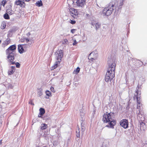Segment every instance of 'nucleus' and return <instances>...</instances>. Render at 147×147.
Segmentation results:
<instances>
[{"instance_id": "1", "label": "nucleus", "mask_w": 147, "mask_h": 147, "mask_svg": "<svg viewBox=\"0 0 147 147\" xmlns=\"http://www.w3.org/2000/svg\"><path fill=\"white\" fill-rule=\"evenodd\" d=\"M107 63L109 67L105 76V81L108 82H111L113 78L115 77V70L116 67L115 60L108 58Z\"/></svg>"}, {"instance_id": "2", "label": "nucleus", "mask_w": 147, "mask_h": 147, "mask_svg": "<svg viewBox=\"0 0 147 147\" xmlns=\"http://www.w3.org/2000/svg\"><path fill=\"white\" fill-rule=\"evenodd\" d=\"M116 8L114 4L112 3H110L107 7L104 8L102 12L103 16H109Z\"/></svg>"}, {"instance_id": "3", "label": "nucleus", "mask_w": 147, "mask_h": 147, "mask_svg": "<svg viewBox=\"0 0 147 147\" xmlns=\"http://www.w3.org/2000/svg\"><path fill=\"white\" fill-rule=\"evenodd\" d=\"M16 46L15 45L10 46L6 50V54L7 55V57L8 59L11 58V60L13 59L14 56H16Z\"/></svg>"}, {"instance_id": "4", "label": "nucleus", "mask_w": 147, "mask_h": 147, "mask_svg": "<svg viewBox=\"0 0 147 147\" xmlns=\"http://www.w3.org/2000/svg\"><path fill=\"white\" fill-rule=\"evenodd\" d=\"M113 113L106 112L103 116L102 120L105 123H108L112 120Z\"/></svg>"}, {"instance_id": "5", "label": "nucleus", "mask_w": 147, "mask_h": 147, "mask_svg": "<svg viewBox=\"0 0 147 147\" xmlns=\"http://www.w3.org/2000/svg\"><path fill=\"white\" fill-rule=\"evenodd\" d=\"M63 52L62 50H59L55 53V57L57 60L61 62V59L63 56Z\"/></svg>"}, {"instance_id": "6", "label": "nucleus", "mask_w": 147, "mask_h": 147, "mask_svg": "<svg viewBox=\"0 0 147 147\" xmlns=\"http://www.w3.org/2000/svg\"><path fill=\"white\" fill-rule=\"evenodd\" d=\"M131 60L134 65L137 67H140L143 64L142 61L136 58H132Z\"/></svg>"}, {"instance_id": "7", "label": "nucleus", "mask_w": 147, "mask_h": 147, "mask_svg": "<svg viewBox=\"0 0 147 147\" xmlns=\"http://www.w3.org/2000/svg\"><path fill=\"white\" fill-rule=\"evenodd\" d=\"M3 84L6 88L8 89H12L13 87L11 80L9 78L6 80V82L4 83Z\"/></svg>"}, {"instance_id": "8", "label": "nucleus", "mask_w": 147, "mask_h": 147, "mask_svg": "<svg viewBox=\"0 0 147 147\" xmlns=\"http://www.w3.org/2000/svg\"><path fill=\"white\" fill-rule=\"evenodd\" d=\"M128 121L127 119H123L120 122V125L124 129H126L128 127Z\"/></svg>"}, {"instance_id": "9", "label": "nucleus", "mask_w": 147, "mask_h": 147, "mask_svg": "<svg viewBox=\"0 0 147 147\" xmlns=\"http://www.w3.org/2000/svg\"><path fill=\"white\" fill-rule=\"evenodd\" d=\"M97 56V53L96 51L91 52L89 55L88 59L92 61L94 60Z\"/></svg>"}, {"instance_id": "10", "label": "nucleus", "mask_w": 147, "mask_h": 147, "mask_svg": "<svg viewBox=\"0 0 147 147\" xmlns=\"http://www.w3.org/2000/svg\"><path fill=\"white\" fill-rule=\"evenodd\" d=\"M76 2V5L79 7H83L84 6L85 4V0H74L73 1V3Z\"/></svg>"}, {"instance_id": "11", "label": "nucleus", "mask_w": 147, "mask_h": 147, "mask_svg": "<svg viewBox=\"0 0 147 147\" xmlns=\"http://www.w3.org/2000/svg\"><path fill=\"white\" fill-rule=\"evenodd\" d=\"M108 123L109 124L107 125L105 127L113 129L114 128V126L116 124V120L112 119Z\"/></svg>"}, {"instance_id": "12", "label": "nucleus", "mask_w": 147, "mask_h": 147, "mask_svg": "<svg viewBox=\"0 0 147 147\" xmlns=\"http://www.w3.org/2000/svg\"><path fill=\"white\" fill-rule=\"evenodd\" d=\"M27 46V45H18V50L19 52L22 54L25 52L24 48H25V47Z\"/></svg>"}, {"instance_id": "13", "label": "nucleus", "mask_w": 147, "mask_h": 147, "mask_svg": "<svg viewBox=\"0 0 147 147\" xmlns=\"http://www.w3.org/2000/svg\"><path fill=\"white\" fill-rule=\"evenodd\" d=\"M69 11L71 12V15L74 18H76L78 13L77 10L74 8H71L69 9Z\"/></svg>"}, {"instance_id": "14", "label": "nucleus", "mask_w": 147, "mask_h": 147, "mask_svg": "<svg viewBox=\"0 0 147 147\" xmlns=\"http://www.w3.org/2000/svg\"><path fill=\"white\" fill-rule=\"evenodd\" d=\"M17 30L15 27H13L10 29L8 32L7 36L8 37H11L13 33L15 32Z\"/></svg>"}, {"instance_id": "15", "label": "nucleus", "mask_w": 147, "mask_h": 147, "mask_svg": "<svg viewBox=\"0 0 147 147\" xmlns=\"http://www.w3.org/2000/svg\"><path fill=\"white\" fill-rule=\"evenodd\" d=\"M11 7V5H9L6 7V12L10 15H12L14 13L13 11L12 10Z\"/></svg>"}, {"instance_id": "16", "label": "nucleus", "mask_w": 147, "mask_h": 147, "mask_svg": "<svg viewBox=\"0 0 147 147\" xmlns=\"http://www.w3.org/2000/svg\"><path fill=\"white\" fill-rule=\"evenodd\" d=\"M91 25L95 27V29L96 30L98 29L100 27V24L98 22H92L91 23Z\"/></svg>"}, {"instance_id": "17", "label": "nucleus", "mask_w": 147, "mask_h": 147, "mask_svg": "<svg viewBox=\"0 0 147 147\" xmlns=\"http://www.w3.org/2000/svg\"><path fill=\"white\" fill-rule=\"evenodd\" d=\"M15 4L17 5H19L22 7H24L25 5L24 2L20 0L16 1L15 2Z\"/></svg>"}, {"instance_id": "18", "label": "nucleus", "mask_w": 147, "mask_h": 147, "mask_svg": "<svg viewBox=\"0 0 147 147\" xmlns=\"http://www.w3.org/2000/svg\"><path fill=\"white\" fill-rule=\"evenodd\" d=\"M81 133L83 135L85 129V123L84 121H82V122L81 123Z\"/></svg>"}, {"instance_id": "19", "label": "nucleus", "mask_w": 147, "mask_h": 147, "mask_svg": "<svg viewBox=\"0 0 147 147\" xmlns=\"http://www.w3.org/2000/svg\"><path fill=\"white\" fill-rule=\"evenodd\" d=\"M136 113L137 114L138 119L140 120L141 121H142L144 119V117L141 114L139 110V112H138L137 111Z\"/></svg>"}, {"instance_id": "20", "label": "nucleus", "mask_w": 147, "mask_h": 147, "mask_svg": "<svg viewBox=\"0 0 147 147\" xmlns=\"http://www.w3.org/2000/svg\"><path fill=\"white\" fill-rule=\"evenodd\" d=\"M16 56H14L13 59V58H11L12 59L11 60V58H9L8 59V57H7V61L8 62L10 63V65H13L16 64V63L15 61H13L14 60L15 57Z\"/></svg>"}, {"instance_id": "21", "label": "nucleus", "mask_w": 147, "mask_h": 147, "mask_svg": "<svg viewBox=\"0 0 147 147\" xmlns=\"http://www.w3.org/2000/svg\"><path fill=\"white\" fill-rule=\"evenodd\" d=\"M10 39L8 38L6 39V40L3 42V46L5 47L6 46H7L10 43Z\"/></svg>"}, {"instance_id": "22", "label": "nucleus", "mask_w": 147, "mask_h": 147, "mask_svg": "<svg viewBox=\"0 0 147 147\" xmlns=\"http://www.w3.org/2000/svg\"><path fill=\"white\" fill-rule=\"evenodd\" d=\"M146 127L145 124L143 122H141L140 124V129L141 130H145Z\"/></svg>"}, {"instance_id": "23", "label": "nucleus", "mask_w": 147, "mask_h": 147, "mask_svg": "<svg viewBox=\"0 0 147 147\" xmlns=\"http://www.w3.org/2000/svg\"><path fill=\"white\" fill-rule=\"evenodd\" d=\"M124 0H120L119 1L117 5L119 9H121L122 5H123Z\"/></svg>"}, {"instance_id": "24", "label": "nucleus", "mask_w": 147, "mask_h": 147, "mask_svg": "<svg viewBox=\"0 0 147 147\" xmlns=\"http://www.w3.org/2000/svg\"><path fill=\"white\" fill-rule=\"evenodd\" d=\"M80 134V130L79 126H77V129L76 131V136L77 138H79Z\"/></svg>"}, {"instance_id": "25", "label": "nucleus", "mask_w": 147, "mask_h": 147, "mask_svg": "<svg viewBox=\"0 0 147 147\" xmlns=\"http://www.w3.org/2000/svg\"><path fill=\"white\" fill-rule=\"evenodd\" d=\"M84 113L83 112H81L80 111V116L81 117L80 120L81 121H84L85 119L84 117Z\"/></svg>"}, {"instance_id": "26", "label": "nucleus", "mask_w": 147, "mask_h": 147, "mask_svg": "<svg viewBox=\"0 0 147 147\" xmlns=\"http://www.w3.org/2000/svg\"><path fill=\"white\" fill-rule=\"evenodd\" d=\"M39 115L42 116L45 113V109L43 108H41L39 109Z\"/></svg>"}, {"instance_id": "27", "label": "nucleus", "mask_w": 147, "mask_h": 147, "mask_svg": "<svg viewBox=\"0 0 147 147\" xmlns=\"http://www.w3.org/2000/svg\"><path fill=\"white\" fill-rule=\"evenodd\" d=\"M60 62H61L59 61H57L55 63L54 65L52 67V69H54L57 68V67L58 65L59 64Z\"/></svg>"}, {"instance_id": "28", "label": "nucleus", "mask_w": 147, "mask_h": 147, "mask_svg": "<svg viewBox=\"0 0 147 147\" xmlns=\"http://www.w3.org/2000/svg\"><path fill=\"white\" fill-rule=\"evenodd\" d=\"M47 125L45 123H42L41 124L40 128L42 130H44L47 128Z\"/></svg>"}, {"instance_id": "29", "label": "nucleus", "mask_w": 147, "mask_h": 147, "mask_svg": "<svg viewBox=\"0 0 147 147\" xmlns=\"http://www.w3.org/2000/svg\"><path fill=\"white\" fill-rule=\"evenodd\" d=\"M80 70L79 67H78L76 69H75L73 72V74H77L78 73Z\"/></svg>"}, {"instance_id": "30", "label": "nucleus", "mask_w": 147, "mask_h": 147, "mask_svg": "<svg viewBox=\"0 0 147 147\" xmlns=\"http://www.w3.org/2000/svg\"><path fill=\"white\" fill-rule=\"evenodd\" d=\"M45 92L47 96L46 98H48L50 96H51V93L49 91L47 90Z\"/></svg>"}, {"instance_id": "31", "label": "nucleus", "mask_w": 147, "mask_h": 147, "mask_svg": "<svg viewBox=\"0 0 147 147\" xmlns=\"http://www.w3.org/2000/svg\"><path fill=\"white\" fill-rule=\"evenodd\" d=\"M36 5L38 7H40L42 5V3L41 0L37 1L36 3Z\"/></svg>"}, {"instance_id": "32", "label": "nucleus", "mask_w": 147, "mask_h": 147, "mask_svg": "<svg viewBox=\"0 0 147 147\" xmlns=\"http://www.w3.org/2000/svg\"><path fill=\"white\" fill-rule=\"evenodd\" d=\"M6 27L5 24V22H3L2 23L1 25V28L2 29H4Z\"/></svg>"}, {"instance_id": "33", "label": "nucleus", "mask_w": 147, "mask_h": 147, "mask_svg": "<svg viewBox=\"0 0 147 147\" xmlns=\"http://www.w3.org/2000/svg\"><path fill=\"white\" fill-rule=\"evenodd\" d=\"M4 18L5 19H9V15L7 13H5L3 16Z\"/></svg>"}, {"instance_id": "34", "label": "nucleus", "mask_w": 147, "mask_h": 147, "mask_svg": "<svg viewBox=\"0 0 147 147\" xmlns=\"http://www.w3.org/2000/svg\"><path fill=\"white\" fill-rule=\"evenodd\" d=\"M15 71L13 70H10L8 71V75H11L13 74L14 72Z\"/></svg>"}, {"instance_id": "35", "label": "nucleus", "mask_w": 147, "mask_h": 147, "mask_svg": "<svg viewBox=\"0 0 147 147\" xmlns=\"http://www.w3.org/2000/svg\"><path fill=\"white\" fill-rule=\"evenodd\" d=\"M137 103V109H140V106L142 105V104L141 103L140 101V102H139Z\"/></svg>"}, {"instance_id": "36", "label": "nucleus", "mask_w": 147, "mask_h": 147, "mask_svg": "<svg viewBox=\"0 0 147 147\" xmlns=\"http://www.w3.org/2000/svg\"><path fill=\"white\" fill-rule=\"evenodd\" d=\"M6 3H7V1H6L5 0H3L1 4L3 6H4L5 5V4Z\"/></svg>"}, {"instance_id": "37", "label": "nucleus", "mask_w": 147, "mask_h": 147, "mask_svg": "<svg viewBox=\"0 0 147 147\" xmlns=\"http://www.w3.org/2000/svg\"><path fill=\"white\" fill-rule=\"evenodd\" d=\"M68 40L67 39H65L64 40L63 42V44H67L68 43Z\"/></svg>"}, {"instance_id": "38", "label": "nucleus", "mask_w": 147, "mask_h": 147, "mask_svg": "<svg viewBox=\"0 0 147 147\" xmlns=\"http://www.w3.org/2000/svg\"><path fill=\"white\" fill-rule=\"evenodd\" d=\"M16 67L17 68H19L20 67V65L18 62H16Z\"/></svg>"}, {"instance_id": "39", "label": "nucleus", "mask_w": 147, "mask_h": 147, "mask_svg": "<svg viewBox=\"0 0 147 147\" xmlns=\"http://www.w3.org/2000/svg\"><path fill=\"white\" fill-rule=\"evenodd\" d=\"M136 98L137 99V102H140V98H138V96H137L136 95Z\"/></svg>"}, {"instance_id": "40", "label": "nucleus", "mask_w": 147, "mask_h": 147, "mask_svg": "<svg viewBox=\"0 0 147 147\" xmlns=\"http://www.w3.org/2000/svg\"><path fill=\"white\" fill-rule=\"evenodd\" d=\"M70 23L72 24H74L76 23V22L75 20H70Z\"/></svg>"}, {"instance_id": "41", "label": "nucleus", "mask_w": 147, "mask_h": 147, "mask_svg": "<svg viewBox=\"0 0 147 147\" xmlns=\"http://www.w3.org/2000/svg\"><path fill=\"white\" fill-rule=\"evenodd\" d=\"M50 90L51 91L54 93L55 92V90L54 89V88L52 86H51L50 87Z\"/></svg>"}, {"instance_id": "42", "label": "nucleus", "mask_w": 147, "mask_h": 147, "mask_svg": "<svg viewBox=\"0 0 147 147\" xmlns=\"http://www.w3.org/2000/svg\"><path fill=\"white\" fill-rule=\"evenodd\" d=\"M38 94L40 96L42 94V93L41 90H39V91L38 92Z\"/></svg>"}, {"instance_id": "43", "label": "nucleus", "mask_w": 147, "mask_h": 147, "mask_svg": "<svg viewBox=\"0 0 147 147\" xmlns=\"http://www.w3.org/2000/svg\"><path fill=\"white\" fill-rule=\"evenodd\" d=\"M78 43V42L76 41V40H75L74 41V42L73 44V45H75Z\"/></svg>"}, {"instance_id": "44", "label": "nucleus", "mask_w": 147, "mask_h": 147, "mask_svg": "<svg viewBox=\"0 0 147 147\" xmlns=\"http://www.w3.org/2000/svg\"><path fill=\"white\" fill-rule=\"evenodd\" d=\"M25 40L27 42H28L30 41V39L28 38H24Z\"/></svg>"}, {"instance_id": "45", "label": "nucleus", "mask_w": 147, "mask_h": 147, "mask_svg": "<svg viewBox=\"0 0 147 147\" xmlns=\"http://www.w3.org/2000/svg\"><path fill=\"white\" fill-rule=\"evenodd\" d=\"M29 104L31 105H34V104L32 102V100H30L29 102Z\"/></svg>"}, {"instance_id": "46", "label": "nucleus", "mask_w": 147, "mask_h": 147, "mask_svg": "<svg viewBox=\"0 0 147 147\" xmlns=\"http://www.w3.org/2000/svg\"><path fill=\"white\" fill-rule=\"evenodd\" d=\"M76 30V29H72L71 30V32L72 33H74L75 31Z\"/></svg>"}, {"instance_id": "47", "label": "nucleus", "mask_w": 147, "mask_h": 147, "mask_svg": "<svg viewBox=\"0 0 147 147\" xmlns=\"http://www.w3.org/2000/svg\"><path fill=\"white\" fill-rule=\"evenodd\" d=\"M11 69L14 70L15 69V67L14 66H11Z\"/></svg>"}, {"instance_id": "48", "label": "nucleus", "mask_w": 147, "mask_h": 147, "mask_svg": "<svg viewBox=\"0 0 147 147\" xmlns=\"http://www.w3.org/2000/svg\"><path fill=\"white\" fill-rule=\"evenodd\" d=\"M70 138H69L67 140V144H68L69 142H70Z\"/></svg>"}, {"instance_id": "49", "label": "nucleus", "mask_w": 147, "mask_h": 147, "mask_svg": "<svg viewBox=\"0 0 147 147\" xmlns=\"http://www.w3.org/2000/svg\"><path fill=\"white\" fill-rule=\"evenodd\" d=\"M31 34L30 32H28L27 34V35L28 36H29Z\"/></svg>"}, {"instance_id": "50", "label": "nucleus", "mask_w": 147, "mask_h": 147, "mask_svg": "<svg viewBox=\"0 0 147 147\" xmlns=\"http://www.w3.org/2000/svg\"><path fill=\"white\" fill-rule=\"evenodd\" d=\"M20 40H21V42H23L25 40V39H24V38L23 39L21 38V39Z\"/></svg>"}, {"instance_id": "51", "label": "nucleus", "mask_w": 147, "mask_h": 147, "mask_svg": "<svg viewBox=\"0 0 147 147\" xmlns=\"http://www.w3.org/2000/svg\"><path fill=\"white\" fill-rule=\"evenodd\" d=\"M21 1H25L27 2H28L30 1V0H21Z\"/></svg>"}, {"instance_id": "52", "label": "nucleus", "mask_w": 147, "mask_h": 147, "mask_svg": "<svg viewBox=\"0 0 147 147\" xmlns=\"http://www.w3.org/2000/svg\"><path fill=\"white\" fill-rule=\"evenodd\" d=\"M1 3H0V10H1Z\"/></svg>"}, {"instance_id": "53", "label": "nucleus", "mask_w": 147, "mask_h": 147, "mask_svg": "<svg viewBox=\"0 0 147 147\" xmlns=\"http://www.w3.org/2000/svg\"><path fill=\"white\" fill-rule=\"evenodd\" d=\"M2 140H0V145L2 144Z\"/></svg>"}, {"instance_id": "54", "label": "nucleus", "mask_w": 147, "mask_h": 147, "mask_svg": "<svg viewBox=\"0 0 147 147\" xmlns=\"http://www.w3.org/2000/svg\"><path fill=\"white\" fill-rule=\"evenodd\" d=\"M28 45H27V46H26L25 47V48H26L28 47Z\"/></svg>"}, {"instance_id": "55", "label": "nucleus", "mask_w": 147, "mask_h": 147, "mask_svg": "<svg viewBox=\"0 0 147 147\" xmlns=\"http://www.w3.org/2000/svg\"><path fill=\"white\" fill-rule=\"evenodd\" d=\"M41 115H40V116H39V115H38V117H41Z\"/></svg>"}, {"instance_id": "56", "label": "nucleus", "mask_w": 147, "mask_h": 147, "mask_svg": "<svg viewBox=\"0 0 147 147\" xmlns=\"http://www.w3.org/2000/svg\"><path fill=\"white\" fill-rule=\"evenodd\" d=\"M1 122H0V127L1 126Z\"/></svg>"}, {"instance_id": "57", "label": "nucleus", "mask_w": 147, "mask_h": 147, "mask_svg": "<svg viewBox=\"0 0 147 147\" xmlns=\"http://www.w3.org/2000/svg\"><path fill=\"white\" fill-rule=\"evenodd\" d=\"M147 144V141L146 142L145 144Z\"/></svg>"}, {"instance_id": "58", "label": "nucleus", "mask_w": 147, "mask_h": 147, "mask_svg": "<svg viewBox=\"0 0 147 147\" xmlns=\"http://www.w3.org/2000/svg\"><path fill=\"white\" fill-rule=\"evenodd\" d=\"M128 64L129 65H130V64H129V63H128Z\"/></svg>"}, {"instance_id": "59", "label": "nucleus", "mask_w": 147, "mask_h": 147, "mask_svg": "<svg viewBox=\"0 0 147 147\" xmlns=\"http://www.w3.org/2000/svg\"><path fill=\"white\" fill-rule=\"evenodd\" d=\"M102 147H104V146H102Z\"/></svg>"}]
</instances>
